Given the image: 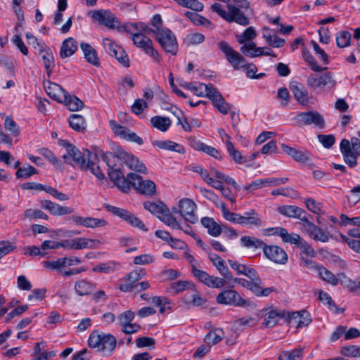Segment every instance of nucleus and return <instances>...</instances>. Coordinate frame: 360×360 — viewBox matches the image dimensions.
<instances>
[{
	"label": "nucleus",
	"mask_w": 360,
	"mask_h": 360,
	"mask_svg": "<svg viewBox=\"0 0 360 360\" xmlns=\"http://www.w3.org/2000/svg\"><path fill=\"white\" fill-rule=\"evenodd\" d=\"M226 150L231 157L233 160L237 164H244L246 162V159L243 157L241 153L236 150L232 143H227Z\"/></svg>",
	"instance_id": "nucleus-59"
},
{
	"label": "nucleus",
	"mask_w": 360,
	"mask_h": 360,
	"mask_svg": "<svg viewBox=\"0 0 360 360\" xmlns=\"http://www.w3.org/2000/svg\"><path fill=\"white\" fill-rule=\"evenodd\" d=\"M281 148L286 154L290 155L297 162L304 163L307 162L310 160L309 154L306 151H302L285 144H283Z\"/></svg>",
	"instance_id": "nucleus-34"
},
{
	"label": "nucleus",
	"mask_w": 360,
	"mask_h": 360,
	"mask_svg": "<svg viewBox=\"0 0 360 360\" xmlns=\"http://www.w3.org/2000/svg\"><path fill=\"white\" fill-rule=\"evenodd\" d=\"M208 98L212 101L214 107L223 115L228 114L232 108V105L225 101L221 94L215 87L212 89Z\"/></svg>",
	"instance_id": "nucleus-23"
},
{
	"label": "nucleus",
	"mask_w": 360,
	"mask_h": 360,
	"mask_svg": "<svg viewBox=\"0 0 360 360\" xmlns=\"http://www.w3.org/2000/svg\"><path fill=\"white\" fill-rule=\"evenodd\" d=\"M94 284L85 279L79 280L75 284L76 293L79 296L90 294L94 290Z\"/></svg>",
	"instance_id": "nucleus-46"
},
{
	"label": "nucleus",
	"mask_w": 360,
	"mask_h": 360,
	"mask_svg": "<svg viewBox=\"0 0 360 360\" xmlns=\"http://www.w3.org/2000/svg\"><path fill=\"white\" fill-rule=\"evenodd\" d=\"M152 144L153 146L160 149L173 151L179 154H184L186 152L185 148L182 145L170 140H158L153 141Z\"/></svg>",
	"instance_id": "nucleus-32"
},
{
	"label": "nucleus",
	"mask_w": 360,
	"mask_h": 360,
	"mask_svg": "<svg viewBox=\"0 0 360 360\" xmlns=\"http://www.w3.org/2000/svg\"><path fill=\"white\" fill-rule=\"evenodd\" d=\"M117 158L124 161V163L132 170L146 174L148 170L145 165L138 158L125 151L119 153Z\"/></svg>",
	"instance_id": "nucleus-21"
},
{
	"label": "nucleus",
	"mask_w": 360,
	"mask_h": 360,
	"mask_svg": "<svg viewBox=\"0 0 360 360\" xmlns=\"http://www.w3.org/2000/svg\"><path fill=\"white\" fill-rule=\"evenodd\" d=\"M352 34L348 31H341L336 34V44L339 48L343 49L350 45Z\"/></svg>",
	"instance_id": "nucleus-55"
},
{
	"label": "nucleus",
	"mask_w": 360,
	"mask_h": 360,
	"mask_svg": "<svg viewBox=\"0 0 360 360\" xmlns=\"http://www.w3.org/2000/svg\"><path fill=\"white\" fill-rule=\"evenodd\" d=\"M314 266L316 267L319 277L333 285H338L342 278H346L344 274H338L335 276L323 266Z\"/></svg>",
	"instance_id": "nucleus-26"
},
{
	"label": "nucleus",
	"mask_w": 360,
	"mask_h": 360,
	"mask_svg": "<svg viewBox=\"0 0 360 360\" xmlns=\"http://www.w3.org/2000/svg\"><path fill=\"white\" fill-rule=\"evenodd\" d=\"M191 147L198 151L203 152L215 159L221 160V156L220 152L215 148L208 146L200 140L192 139L191 141Z\"/></svg>",
	"instance_id": "nucleus-30"
},
{
	"label": "nucleus",
	"mask_w": 360,
	"mask_h": 360,
	"mask_svg": "<svg viewBox=\"0 0 360 360\" xmlns=\"http://www.w3.org/2000/svg\"><path fill=\"white\" fill-rule=\"evenodd\" d=\"M146 275L143 269L134 270L119 280V289L122 292H127L136 288V282Z\"/></svg>",
	"instance_id": "nucleus-15"
},
{
	"label": "nucleus",
	"mask_w": 360,
	"mask_h": 360,
	"mask_svg": "<svg viewBox=\"0 0 360 360\" xmlns=\"http://www.w3.org/2000/svg\"><path fill=\"white\" fill-rule=\"evenodd\" d=\"M88 345L91 348L96 349L104 355L109 356L116 348L117 339L110 333L94 330L89 335Z\"/></svg>",
	"instance_id": "nucleus-2"
},
{
	"label": "nucleus",
	"mask_w": 360,
	"mask_h": 360,
	"mask_svg": "<svg viewBox=\"0 0 360 360\" xmlns=\"http://www.w3.org/2000/svg\"><path fill=\"white\" fill-rule=\"evenodd\" d=\"M44 89L51 98L58 102L65 98L66 91L56 83L47 82L44 84Z\"/></svg>",
	"instance_id": "nucleus-31"
},
{
	"label": "nucleus",
	"mask_w": 360,
	"mask_h": 360,
	"mask_svg": "<svg viewBox=\"0 0 360 360\" xmlns=\"http://www.w3.org/2000/svg\"><path fill=\"white\" fill-rule=\"evenodd\" d=\"M191 290H192L193 292L191 294L188 293L184 296V302L187 304L196 307L203 304L205 300L199 295L195 287L193 286V288Z\"/></svg>",
	"instance_id": "nucleus-51"
},
{
	"label": "nucleus",
	"mask_w": 360,
	"mask_h": 360,
	"mask_svg": "<svg viewBox=\"0 0 360 360\" xmlns=\"http://www.w3.org/2000/svg\"><path fill=\"white\" fill-rule=\"evenodd\" d=\"M80 250L98 248L102 243L98 239L89 238L85 237H79Z\"/></svg>",
	"instance_id": "nucleus-61"
},
{
	"label": "nucleus",
	"mask_w": 360,
	"mask_h": 360,
	"mask_svg": "<svg viewBox=\"0 0 360 360\" xmlns=\"http://www.w3.org/2000/svg\"><path fill=\"white\" fill-rule=\"evenodd\" d=\"M290 324L302 328L308 326L311 323L309 314L306 311L287 312L286 319Z\"/></svg>",
	"instance_id": "nucleus-22"
},
{
	"label": "nucleus",
	"mask_w": 360,
	"mask_h": 360,
	"mask_svg": "<svg viewBox=\"0 0 360 360\" xmlns=\"http://www.w3.org/2000/svg\"><path fill=\"white\" fill-rule=\"evenodd\" d=\"M219 49L224 54L234 70H240L245 67L246 60L226 41H221L218 43Z\"/></svg>",
	"instance_id": "nucleus-9"
},
{
	"label": "nucleus",
	"mask_w": 360,
	"mask_h": 360,
	"mask_svg": "<svg viewBox=\"0 0 360 360\" xmlns=\"http://www.w3.org/2000/svg\"><path fill=\"white\" fill-rule=\"evenodd\" d=\"M120 267L119 264L109 261L108 262L101 263L93 267L94 272H102L105 274H111Z\"/></svg>",
	"instance_id": "nucleus-52"
},
{
	"label": "nucleus",
	"mask_w": 360,
	"mask_h": 360,
	"mask_svg": "<svg viewBox=\"0 0 360 360\" xmlns=\"http://www.w3.org/2000/svg\"><path fill=\"white\" fill-rule=\"evenodd\" d=\"M150 122L153 127L162 132L167 131L171 126L170 119L162 116H154L150 118Z\"/></svg>",
	"instance_id": "nucleus-42"
},
{
	"label": "nucleus",
	"mask_w": 360,
	"mask_h": 360,
	"mask_svg": "<svg viewBox=\"0 0 360 360\" xmlns=\"http://www.w3.org/2000/svg\"><path fill=\"white\" fill-rule=\"evenodd\" d=\"M183 86L191 90L195 95L199 97H207L212 93V89L214 87L212 84L199 83L198 84L193 83H185Z\"/></svg>",
	"instance_id": "nucleus-29"
},
{
	"label": "nucleus",
	"mask_w": 360,
	"mask_h": 360,
	"mask_svg": "<svg viewBox=\"0 0 360 360\" xmlns=\"http://www.w3.org/2000/svg\"><path fill=\"white\" fill-rule=\"evenodd\" d=\"M291 91L297 102L302 105L307 104L309 101L308 92L302 85L298 84L292 85Z\"/></svg>",
	"instance_id": "nucleus-41"
},
{
	"label": "nucleus",
	"mask_w": 360,
	"mask_h": 360,
	"mask_svg": "<svg viewBox=\"0 0 360 360\" xmlns=\"http://www.w3.org/2000/svg\"><path fill=\"white\" fill-rule=\"evenodd\" d=\"M91 18L108 28L124 31L118 18L110 10H96L89 13Z\"/></svg>",
	"instance_id": "nucleus-8"
},
{
	"label": "nucleus",
	"mask_w": 360,
	"mask_h": 360,
	"mask_svg": "<svg viewBox=\"0 0 360 360\" xmlns=\"http://www.w3.org/2000/svg\"><path fill=\"white\" fill-rule=\"evenodd\" d=\"M227 8L228 11H226L221 4L219 3H214L211 6V9L213 12L217 13L220 17L229 22H236L240 25L249 24L248 18L236 6L228 4Z\"/></svg>",
	"instance_id": "nucleus-4"
},
{
	"label": "nucleus",
	"mask_w": 360,
	"mask_h": 360,
	"mask_svg": "<svg viewBox=\"0 0 360 360\" xmlns=\"http://www.w3.org/2000/svg\"><path fill=\"white\" fill-rule=\"evenodd\" d=\"M210 259L222 276L227 279H231L232 278L228 266L219 256L216 254L210 255Z\"/></svg>",
	"instance_id": "nucleus-39"
},
{
	"label": "nucleus",
	"mask_w": 360,
	"mask_h": 360,
	"mask_svg": "<svg viewBox=\"0 0 360 360\" xmlns=\"http://www.w3.org/2000/svg\"><path fill=\"white\" fill-rule=\"evenodd\" d=\"M224 332L220 328L210 331L205 336V341L207 344L215 345L221 340Z\"/></svg>",
	"instance_id": "nucleus-60"
},
{
	"label": "nucleus",
	"mask_w": 360,
	"mask_h": 360,
	"mask_svg": "<svg viewBox=\"0 0 360 360\" xmlns=\"http://www.w3.org/2000/svg\"><path fill=\"white\" fill-rule=\"evenodd\" d=\"M240 50L243 54L250 58L261 56L262 53V47H257L253 41L243 44Z\"/></svg>",
	"instance_id": "nucleus-45"
},
{
	"label": "nucleus",
	"mask_w": 360,
	"mask_h": 360,
	"mask_svg": "<svg viewBox=\"0 0 360 360\" xmlns=\"http://www.w3.org/2000/svg\"><path fill=\"white\" fill-rule=\"evenodd\" d=\"M263 314L264 316L263 325L267 328H272L277 324L279 320L286 319L287 311L271 307L264 309Z\"/></svg>",
	"instance_id": "nucleus-20"
},
{
	"label": "nucleus",
	"mask_w": 360,
	"mask_h": 360,
	"mask_svg": "<svg viewBox=\"0 0 360 360\" xmlns=\"http://www.w3.org/2000/svg\"><path fill=\"white\" fill-rule=\"evenodd\" d=\"M143 207L151 214L160 218V215H161L163 213L167 206L160 201H146L143 203Z\"/></svg>",
	"instance_id": "nucleus-49"
},
{
	"label": "nucleus",
	"mask_w": 360,
	"mask_h": 360,
	"mask_svg": "<svg viewBox=\"0 0 360 360\" xmlns=\"http://www.w3.org/2000/svg\"><path fill=\"white\" fill-rule=\"evenodd\" d=\"M240 243L241 246L253 250L260 248L264 250V247L265 246V244L262 240L255 237H250L247 236H243L240 240Z\"/></svg>",
	"instance_id": "nucleus-44"
},
{
	"label": "nucleus",
	"mask_w": 360,
	"mask_h": 360,
	"mask_svg": "<svg viewBox=\"0 0 360 360\" xmlns=\"http://www.w3.org/2000/svg\"><path fill=\"white\" fill-rule=\"evenodd\" d=\"M216 300L217 303L224 305L243 307L247 304L239 293L233 290H222L217 295Z\"/></svg>",
	"instance_id": "nucleus-17"
},
{
	"label": "nucleus",
	"mask_w": 360,
	"mask_h": 360,
	"mask_svg": "<svg viewBox=\"0 0 360 360\" xmlns=\"http://www.w3.org/2000/svg\"><path fill=\"white\" fill-rule=\"evenodd\" d=\"M308 86L321 91H328L333 89L336 82L333 77L332 73H314L309 75L307 79Z\"/></svg>",
	"instance_id": "nucleus-6"
},
{
	"label": "nucleus",
	"mask_w": 360,
	"mask_h": 360,
	"mask_svg": "<svg viewBox=\"0 0 360 360\" xmlns=\"http://www.w3.org/2000/svg\"><path fill=\"white\" fill-rule=\"evenodd\" d=\"M196 210L197 205L189 198L181 199L178 202V207H174L172 209L173 213H179L186 221L192 224L198 221Z\"/></svg>",
	"instance_id": "nucleus-11"
},
{
	"label": "nucleus",
	"mask_w": 360,
	"mask_h": 360,
	"mask_svg": "<svg viewBox=\"0 0 360 360\" xmlns=\"http://www.w3.org/2000/svg\"><path fill=\"white\" fill-rule=\"evenodd\" d=\"M172 212L168 210L167 207L165 208L163 213L160 215V219L167 226L170 227L171 229L175 230V229H179L180 227V223L177 221L175 217L172 214Z\"/></svg>",
	"instance_id": "nucleus-47"
},
{
	"label": "nucleus",
	"mask_w": 360,
	"mask_h": 360,
	"mask_svg": "<svg viewBox=\"0 0 360 360\" xmlns=\"http://www.w3.org/2000/svg\"><path fill=\"white\" fill-rule=\"evenodd\" d=\"M152 32L166 53L176 55L178 50V43L176 36L169 29L159 28L157 30H152Z\"/></svg>",
	"instance_id": "nucleus-5"
},
{
	"label": "nucleus",
	"mask_w": 360,
	"mask_h": 360,
	"mask_svg": "<svg viewBox=\"0 0 360 360\" xmlns=\"http://www.w3.org/2000/svg\"><path fill=\"white\" fill-rule=\"evenodd\" d=\"M205 36L199 32L190 33L186 35L184 41L188 46H195L202 43L205 41Z\"/></svg>",
	"instance_id": "nucleus-63"
},
{
	"label": "nucleus",
	"mask_w": 360,
	"mask_h": 360,
	"mask_svg": "<svg viewBox=\"0 0 360 360\" xmlns=\"http://www.w3.org/2000/svg\"><path fill=\"white\" fill-rule=\"evenodd\" d=\"M191 273L193 276L200 282L208 288H221L225 285V279L208 274L206 271L198 269L195 264H192Z\"/></svg>",
	"instance_id": "nucleus-12"
},
{
	"label": "nucleus",
	"mask_w": 360,
	"mask_h": 360,
	"mask_svg": "<svg viewBox=\"0 0 360 360\" xmlns=\"http://www.w3.org/2000/svg\"><path fill=\"white\" fill-rule=\"evenodd\" d=\"M128 179L133 187L139 193L152 195L155 193V184L151 180H143L142 177L134 173L128 174Z\"/></svg>",
	"instance_id": "nucleus-14"
},
{
	"label": "nucleus",
	"mask_w": 360,
	"mask_h": 360,
	"mask_svg": "<svg viewBox=\"0 0 360 360\" xmlns=\"http://www.w3.org/2000/svg\"><path fill=\"white\" fill-rule=\"evenodd\" d=\"M109 125L113 133L120 138L124 139L129 131L127 127L119 124L115 120H110Z\"/></svg>",
	"instance_id": "nucleus-64"
},
{
	"label": "nucleus",
	"mask_w": 360,
	"mask_h": 360,
	"mask_svg": "<svg viewBox=\"0 0 360 360\" xmlns=\"http://www.w3.org/2000/svg\"><path fill=\"white\" fill-rule=\"evenodd\" d=\"M219 208L221 209L222 215L226 220L231 223L240 224L242 215L238 213L230 212L226 207V205L224 202H220Z\"/></svg>",
	"instance_id": "nucleus-53"
},
{
	"label": "nucleus",
	"mask_w": 360,
	"mask_h": 360,
	"mask_svg": "<svg viewBox=\"0 0 360 360\" xmlns=\"http://www.w3.org/2000/svg\"><path fill=\"white\" fill-rule=\"evenodd\" d=\"M240 224L248 228H255L262 225V220L258 214L251 210L242 215Z\"/></svg>",
	"instance_id": "nucleus-35"
},
{
	"label": "nucleus",
	"mask_w": 360,
	"mask_h": 360,
	"mask_svg": "<svg viewBox=\"0 0 360 360\" xmlns=\"http://www.w3.org/2000/svg\"><path fill=\"white\" fill-rule=\"evenodd\" d=\"M302 358V349H295L291 351H283L278 356L279 360H301Z\"/></svg>",
	"instance_id": "nucleus-56"
},
{
	"label": "nucleus",
	"mask_w": 360,
	"mask_h": 360,
	"mask_svg": "<svg viewBox=\"0 0 360 360\" xmlns=\"http://www.w3.org/2000/svg\"><path fill=\"white\" fill-rule=\"evenodd\" d=\"M276 31L272 30L268 27H264L262 29V37L266 43L274 48H280L285 44V39L276 36Z\"/></svg>",
	"instance_id": "nucleus-27"
},
{
	"label": "nucleus",
	"mask_w": 360,
	"mask_h": 360,
	"mask_svg": "<svg viewBox=\"0 0 360 360\" xmlns=\"http://www.w3.org/2000/svg\"><path fill=\"white\" fill-rule=\"evenodd\" d=\"M294 121L298 126L314 125L318 129H323L325 127L323 117L317 111H308L298 113Z\"/></svg>",
	"instance_id": "nucleus-13"
},
{
	"label": "nucleus",
	"mask_w": 360,
	"mask_h": 360,
	"mask_svg": "<svg viewBox=\"0 0 360 360\" xmlns=\"http://www.w3.org/2000/svg\"><path fill=\"white\" fill-rule=\"evenodd\" d=\"M193 285L188 281H179L172 283L167 288V291L171 295H177L184 290L193 288Z\"/></svg>",
	"instance_id": "nucleus-40"
},
{
	"label": "nucleus",
	"mask_w": 360,
	"mask_h": 360,
	"mask_svg": "<svg viewBox=\"0 0 360 360\" xmlns=\"http://www.w3.org/2000/svg\"><path fill=\"white\" fill-rule=\"evenodd\" d=\"M142 29H143V25L142 24L131 22L123 25L124 31L131 34V39L134 44L153 60L159 62L160 60V56L153 47V41L148 36L141 32Z\"/></svg>",
	"instance_id": "nucleus-1"
},
{
	"label": "nucleus",
	"mask_w": 360,
	"mask_h": 360,
	"mask_svg": "<svg viewBox=\"0 0 360 360\" xmlns=\"http://www.w3.org/2000/svg\"><path fill=\"white\" fill-rule=\"evenodd\" d=\"M71 219L76 226H82L89 229L101 228L108 224L107 221L104 219L91 217H84L78 214L72 215Z\"/></svg>",
	"instance_id": "nucleus-19"
},
{
	"label": "nucleus",
	"mask_w": 360,
	"mask_h": 360,
	"mask_svg": "<svg viewBox=\"0 0 360 360\" xmlns=\"http://www.w3.org/2000/svg\"><path fill=\"white\" fill-rule=\"evenodd\" d=\"M4 126L5 129L12 136L17 137L20 134V128L13 119L9 116L6 117Z\"/></svg>",
	"instance_id": "nucleus-58"
},
{
	"label": "nucleus",
	"mask_w": 360,
	"mask_h": 360,
	"mask_svg": "<svg viewBox=\"0 0 360 360\" xmlns=\"http://www.w3.org/2000/svg\"><path fill=\"white\" fill-rule=\"evenodd\" d=\"M186 16L195 25L204 26L207 28H212V22L207 18L194 12L187 11Z\"/></svg>",
	"instance_id": "nucleus-48"
},
{
	"label": "nucleus",
	"mask_w": 360,
	"mask_h": 360,
	"mask_svg": "<svg viewBox=\"0 0 360 360\" xmlns=\"http://www.w3.org/2000/svg\"><path fill=\"white\" fill-rule=\"evenodd\" d=\"M41 207L54 216H63L71 214L73 212L70 207L61 206L59 204L47 200L41 201Z\"/></svg>",
	"instance_id": "nucleus-25"
},
{
	"label": "nucleus",
	"mask_w": 360,
	"mask_h": 360,
	"mask_svg": "<svg viewBox=\"0 0 360 360\" xmlns=\"http://www.w3.org/2000/svg\"><path fill=\"white\" fill-rule=\"evenodd\" d=\"M69 124L71 128L77 131H84L86 124L84 118L78 114H72L69 117Z\"/></svg>",
	"instance_id": "nucleus-50"
},
{
	"label": "nucleus",
	"mask_w": 360,
	"mask_h": 360,
	"mask_svg": "<svg viewBox=\"0 0 360 360\" xmlns=\"http://www.w3.org/2000/svg\"><path fill=\"white\" fill-rule=\"evenodd\" d=\"M257 37V33L253 27H248L241 34L237 35V41L240 44H244L253 40Z\"/></svg>",
	"instance_id": "nucleus-57"
},
{
	"label": "nucleus",
	"mask_w": 360,
	"mask_h": 360,
	"mask_svg": "<svg viewBox=\"0 0 360 360\" xmlns=\"http://www.w3.org/2000/svg\"><path fill=\"white\" fill-rule=\"evenodd\" d=\"M201 224L207 229L208 233L213 237H218L221 233V225L211 217H202Z\"/></svg>",
	"instance_id": "nucleus-37"
},
{
	"label": "nucleus",
	"mask_w": 360,
	"mask_h": 360,
	"mask_svg": "<svg viewBox=\"0 0 360 360\" xmlns=\"http://www.w3.org/2000/svg\"><path fill=\"white\" fill-rule=\"evenodd\" d=\"M81 263L80 259L77 257H60L56 260L44 261L42 265L44 268L49 270H56L58 272H62L65 267L77 265Z\"/></svg>",
	"instance_id": "nucleus-16"
},
{
	"label": "nucleus",
	"mask_w": 360,
	"mask_h": 360,
	"mask_svg": "<svg viewBox=\"0 0 360 360\" xmlns=\"http://www.w3.org/2000/svg\"><path fill=\"white\" fill-rule=\"evenodd\" d=\"M103 207L108 212L112 213L115 216L121 218L131 226L138 228L140 230L144 231H148V229L146 228L144 224L141 221V220L136 217L134 214L129 212L128 210L109 204H104Z\"/></svg>",
	"instance_id": "nucleus-10"
},
{
	"label": "nucleus",
	"mask_w": 360,
	"mask_h": 360,
	"mask_svg": "<svg viewBox=\"0 0 360 360\" xmlns=\"http://www.w3.org/2000/svg\"><path fill=\"white\" fill-rule=\"evenodd\" d=\"M60 103H63L70 110L77 111L82 109L84 104L82 101L77 97L70 96L66 92L65 98Z\"/></svg>",
	"instance_id": "nucleus-43"
},
{
	"label": "nucleus",
	"mask_w": 360,
	"mask_h": 360,
	"mask_svg": "<svg viewBox=\"0 0 360 360\" xmlns=\"http://www.w3.org/2000/svg\"><path fill=\"white\" fill-rule=\"evenodd\" d=\"M300 228L301 231L310 238L321 243H327L329 240L330 236L327 230L321 229L309 221L306 217L300 218Z\"/></svg>",
	"instance_id": "nucleus-7"
},
{
	"label": "nucleus",
	"mask_w": 360,
	"mask_h": 360,
	"mask_svg": "<svg viewBox=\"0 0 360 360\" xmlns=\"http://www.w3.org/2000/svg\"><path fill=\"white\" fill-rule=\"evenodd\" d=\"M263 252L268 259L274 263L284 264L288 261L287 253L279 246L265 245Z\"/></svg>",
	"instance_id": "nucleus-18"
},
{
	"label": "nucleus",
	"mask_w": 360,
	"mask_h": 360,
	"mask_svg": "<svg viewBox=\"0 0 360 360\" xmlns=\"http://www.w3.org/2000/svg\"><path fill=\"white\" fill-rule=\"evenodd\" d=\"M80 48L86 60L94 66H98L99 60L96 50L90 44L85 42L80 44Z\"/></svg>",
	"instance_id": "nucleus-36"
},
{
	"label": "nucleus",
	"mask_w": 360,
	"mask_h": 360,
	"mask_svg": "<svg viewBox=\"0 0 360 360\" xmlns=\"http://www.w3.org/2000/svg\"><path fill=\"white\" fill-rule=\"evenodd\" d=\"M86 155H87V162L86 166L82 169H89L98 179H103L104 178V174L98 165V158L97 155L90 151H86Z\"/></svg>",
	"instance_id": "nucleus-28"
},
{
	"label": "nucleus",
	"mask_w": 360,
	"mask_h": 360,
	"mask_svg": "<svg viewBox=\"0 0 360 360\" xmlns=\"http://www.w3.org/2000/svg\"><path fill=\"white\" fill-rule=\"evenodd\" d=\"M179 5L191 8L195 11H201L203 9V4L197 0H174Z\"/></svg>",
	"instance_id": "nucleus-62"
},
{
	"label": "nucleus",
	"mask_w": 360,
	"mask_h": 360,
	"mask_svg": "<svg viewBox=\"0 0 360 360\" xmlns=\"http://www.w3.org/2000/svg\"><path fill=\"white\" fill-rule=\"evenodd\" d=\"M279 212L285 216L289 217L300 218L302 213V210L296 206L285 205L279 207Z\"/></svg>",
	"instance_id": "nucleus-54"
},
{
	"label": "nucleus",
	"mask_w": 360,
	"mask_h": 360,
	"mask_svg": "<svg viewBox=\"0 0 360 360\" xmlns=\"http://www.w3.org/2000/svg\"><path fill=\"white\" fill-rule=\"evenodd\" d=\"M77 49V41L72 37H69L65 39L62 43L60 51V57L63 58L70 57L75 53Z\"/></svg>",
	"instance_id": "nucleus-38"
},
{
	"label": "nucleus",
	"mask_w": 360,
	"mask_h": 360,
	"mask_svg": "<svg viewBox=\"0 0 360 360\" xmlns=\"http://www.w3.org/2000/svg\"><path fill=\"white\" fill-rule=\"evenodd\" d=\"M272 234L280 236L282 238L283 242L297 245L300 241L301 237L297 233H289L287 230L282 227H276L272 229Z\"/></svg>",
	"instance_id": "nucleus-33"
},
{
	"label": "nucleus",
	"mask_w": 360,
	"mask_h": 360,
	"mask_svg": "<svg viewBox=\"0 0 360 360\" xmlns=\"http://www.w3.org/2000/svg\"><path fill=\"white\" fill-rule=\"evenodd\" d=\"M59 144L65 149L63 158L66 163L78 166L82 169L86 166L87 162L86 152L89 151L88 150L82 152L67 140H60Z\"/></svg>",
	"instance_id": "nucleus-3"
},
{
	"label": "nucleus",
	"mask_w": 360,
	"mask_h": 360,
	"mask_svg": "<svg viewBox=\"0 0 360 360\" xmlns=\"http://www.w3.org/2000/svg\"><path fill=\"white\" fill-rule=\"evenodd\" d=\"M340 149L345 163L350 167H355L357 165V155L351 149L349 141L347 139L342 140Z\"/></svg>",
	"instance_id": "nucleus-24"
}]
</instances>
